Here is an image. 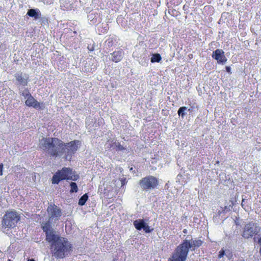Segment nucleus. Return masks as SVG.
I'll use <instances>...</instances> for the list:
<instances>
[{
    "mask_svg": "<svg viewBox=\"0 0 261 261\" xmlns=\"http://www.w3.org/2000/svg\"><path fill=\"white\" fill-rule=\"evenodd\" d=\"M114 144H116V147H117L118 151H123L126 149L125 147L121 145L119 142H117L116 141L114 142Z\"/></svg>",
    "mask_w": 261,
    "mask_h": 261,
    "instance_id": "obj_20",
    "label": "nucleus"
},
{
    "mask_svg": "<svg viewBox=\"0 0 261 261\" xmlns=\"http://www.w3.org/2000/svg\"><path fill=\"white\" fill-rule=\"evenodd\" d=\"M139 185L143 191H148L158 188L159 180L155 176L148 175L140 180Z\"/></svg>",
    "mask_w": 261,
    "mask_h": 261,
    "instance_id": "obj_5",
    "label": "nucleus"
},
{
    "mask_svg": "<svg viewBox=\"0 0 261 261\" xmlns=\"http://www.w3.org/2000/svg\"><path fill=\"white\" fill-rule=\"evenodd\" d=\"M113 143V146H115V147H116V144H114V142H113V143Z\"/></svg>",
    "mask_w": 261,
    "mask_h": 261,
    "instance_id": "obj_33",
    "label": "nucleus"
},
{
    "mask_svg": "<svg viewBox=\"0 0 261 261\" xmlns=\"http://www.w3.org/2000/svg\"><path fill=\"white\" fill-rule=\"evenodd\" d=\"M79 178L77 174L72 171V169L69 167H63L58 170L51 178L52 184H58L63 180H77Z\"/></svg>",
    "mask_w": 261,
    "mask_h": 261,
    "instance_id": "obj_4",
    "label": "nucleus"
},
{
    "mask_svg": "<svg viewBox=\"0 0 261 261\" xmlns=\"http://www.w3.org/2000/svg\"><path fill=\"white\" fill-rule=\"evenodd\" d=\"M145 224L146 223L143 219H138L134 222V225L135 227L138 230H141L143 229Z\"/></svg>",
    "mask_w": 261,
    "mask_h": 261,
    "instance_id": "obj_14",
    "label": "nucleus"
},
{
    "mask_svg": "<svg viewBox=\"0 0 261 261\" xmlns=\"http://www.w3.org/2000/svg\"><path fill=\"white\" fill-rule=\"evenodd\" d=\"M125 181H126V179L125 178L122 179L121 180V184H122V186L124 185V184H125Z\"/></svg>",
    "mask_w": 261,
    "mask_h": 261,
    "instance_id": "obj_26",
    "label": "nucleus"
},
{
    "mask_svg": "<svg viewBox=\"0 0 261 261\" xmlns=\"http://www.w3.org/2000/svg\"><path fill=\"white\" fill-rule=\"evenodd\" d=\"M22 214L15 210L7 211L2 218V226L5 229L15 228L20 222Z\"/></svg>",
    "mask_w": 261,
    "mask_h": 261,
    "instance_id": "obj_3",
    "label": "nucleus"
},
{
    "mask_svg": "<svg viewBox=\"0 0 261 261\" xmlns=\"http://www.w3.org/2000/svg\"><path fill=\"white\" fill-rule=\"evenodd\" d=\"M224 250H221L219 252V258H221L223 256V255H224Z\"/></svg>",
    "mask_w": 261,
    "mask_h": 261,
    "instance_id": "obj_23",
    "label": "nucleus"
},
{
    "mask_svg": "<svg viewBox=\"0 0 261 261\" xmlns=\"http://www.w3.org/2000/svg\"><path fill=\"white\" fill-rule=\"evenodd\" d=\"M260 228L257 223L251 221L247 223L244 226L242 236L245 239H249L255 236L260 231Z\"/></svg>",
    "mask_w": 261,
    "mask_h": 261,
    "instance_id": "obj_6",
    "label": "nucleus"
},
{
    "mask_svg": "<svg viewBox=\"0 0 261 261\" xmlns=\"http://www.w3.org/2000/svg\"><path fill=\"white\" fill-rule=\"evenodd\" d=\"M26 93H22V95L27 97L25 100V105L29 107H33L34 108L38 110H43L45 108L43 103H40L38 102L31 94L28 90L25 91Z\"/></svg>",
    "mask_w": 261,
    "mask_h": 261,
    "instance_id": "obj_7",
    "label": "nucleus"
},
{
    "mask_svg": "<svg viewBox=\"0 0 261 261\" xmlns=\"http://www.w3.org/2000/svg\"><path fill=\"white\" fill-rule=\"evenodd\" d=\"M45 233L46 241L50 244V249L56 258H64L72 251V245L66 238L57 234L49 222L42 226Z\"/></svg>",
    "mask_w": 261,
    "mask_h": 261,
    "instance_id": "obj_2",
    "label": "nucleus"
},
{
    "mask_svg": "<svg viewBox=\"0 0 261 261\" xmlns=\"http://www.w3.org/2000/svg\"><path fill=\"white\" fill-rule=\"evenodd\" d=\"M258 243L261 245V237L258 239Z\"/></svg>",
    "mask_w": 261,
    "mask_h": 261,
    "instance_id": "obj_29",
    "label": "nucleus"
},
{
    "mask_svg": "<svg viewBox=\"0 0 261 261\" xmlns=\"http://www.w3.org/2000/svg\"><path fill=\"white\" fill-rule=\"evenodd\" d=\"M193 109V107H191L190 108H189V109H188V111H189V112H192Z\"/></svg>",
    "mask_w": 261,
    "mask_h": 261,
    "instance_id": "obj_28",
    "label": "nucleus"
},
{
    "mask_svg": "<svg viewBox=\"0 0 261 261\" xmlns=\"http://www.w3.org/2000/svg\"><path fill=\"white\" fill-rule=\"evenodd\" d=\"M40 21L42 24H48L49 20L48 18L44 17L42 18L40 17Z\"/></svg>",
    "mask_w": 261,
    "mask_h": 261,
    "instance_id": "obj_21",
    "label": "nucleus"
},
{
    "mask_svg": "<svg viewBox=\"0 0 261 261\" xmlns=\"http://www.w3.org/2000/svg\"><path fill=\"white\" fill-rule=\"evenodd\" d=\"M187 109L188 108L186 107H180L177 111L178 115L179 116H181L182 118H184L186 115V113H185V111L186 110H187Z\"/></svg>",
    "mask_w": 261,
    "mask_h": 261,
    "instance_id": "obj_18",
    "label": "nucleus"
},
{
    "mask_svg": "<svg viewBox=\"0 0 261 261\" xmlns=\"http://www.w3.org/2000/svg\"><path fill=\"white\" fill-rule=\"evenodd\" d=\"M124 53L122 49L119 48L115 50L111 54L112 58L111 60L115 63H118L122 61L123 58Z\"/></svg>",
    "mask_w": 261,
    "mask_h": 261,
    "instance_id": "obj_12",
    "label": "nucleus"
},
{
    "mask_svg": "<svg viewBox=\"0 0 261 261\" xmlns=\"http://www.w3.org/2000/svg\"><path fill=\"white\" fill-rule=\"evenodd\" d=\"M27 15L31 17H34L35 19L41 17V13L38 9H31L27 12Z\"/></svg>",
    "mask_w": 261,
    "mask_h": 261,
    "instance_id": "obj_13",
    "label": "nucleus"
},
{
    "mask_svg": "<svg viewBox=\"0 0 261 261\" xmlns=\"http://www.w3.org/2000/svg\"><path fill=\"white\" fill-rule=\"evenodd\" d=\"M89 196L87 193L84 194L79 199L78 204L80 206L84 205L88 200Z\"/></svg>",
    "mask_w": 261,
    "mask_h": 261,
    "instance_id": "obj_16",
    "label": "nucleus"
},
{
    "mask_svg": "<svg viewBox=\"0 0 261 261\" xmlns=\"http://www.w3.org/2000/svg\"><path fill=\"white\" fill-rule=\"evenodd\" d=\"M113 141H111V143H109L108 145V146H107V148L109 149H110L112 147H113Z\"/></svg>",
    "mask_w": 261,
    "mask_h": 261,
    "instance_id": "obj_25",
    "label": "nucleus"
},
{
    "mask_svg": "<svg viewBox=\"0 0 261 261\" xmlns=\"http://www.w3.org/2000/svg\"><path fill=\"white\" fill-rule=\"evenodd\" d=\"M3 164H0V176L3 175Z\"/></svg>",
    "mask_w": 261,
    "mask_h": 261,
    "instance_id": "obj_24",
    "label": "nucleus"
},
{
    "mask_svg": "<svg viewBox=\"0 0 261 261\" xmlns=\"http://www.w3.org/2000/svg\"><path fill=\"white\" fill-rule=\"evenodd\" d=\"M70 192L71 193H73V192H77V191H78V187H77V186L76 185V184L75 182H71L70 184Z\"/></svg>",
    "mask_w": 261,
    "mask_h": 261,
    "instance_id": "obj_19",
    "label": "nucleus"
},
{
    "mask_svg": "<svg viewBox=\"0 0 261 261\" xmlns=\"http://www.w3.org/2000/svg\"><path fill=\"white\" fill-rule=\"evenodd\" d=\"M143 229L146 233H149L152 230V229H150V227L146 223Z\"/></svg>",
    "mask_w": 261,
    "mask_h": 261,
    "instance_id": "obj_22",
    "label": "nucleus"
},
{
    "mask_svg": "<svg viewBox=\"0 0 261 261\" xmlns=\"http://www.w3.org/2000/svg\"><path fill=\"white\" fill-rule=\"evenodd\" d=\"M183 232H184V233H186V229H185V230L183 231Z\"/></svg>",
    "mask_w": 261,
    "mask_h": 261,
    "instance_id": "obj_32",
    "label": "nucleus"
},
{
    "mask_svg": "<svg viewBox=\"0 0 261 261\" xmlns=\"http://www.w3.org/2000/svg\"><path fill=\"white\" fill-rule=\"evenodd\" d=\"M28 261H35V260L33 259H29L28 260Z\"/></svg>",
    "mask_w": 261,
    "mask_h": 261,
    "instance_id": "obj_31",
    "label": "nucleus"
},
{
    "mask_svg": "<svg viewBox=\"0 0 261 261\" xmlns=\"http://www.w3.org/2000/svg\"><path fill=\"white\" fill-rule=\"evenodd\" d=\"M202 244V241L200 239L195 240H191V242L187 240H185L183 242L179 245V247L183 246V250H185V251H187V254H188L189 249L191 248L192 250H194L196 248H198L201 246Z\"/></svg>",
    "mask_w": 261,
    "mask_h": 261,
    "instance_id": "obj_9",
    "label": "nucleus"
},
{
    "mask_svg": "<svg viewBox=\"0 0 261 261\" xmlns=\"http://www.w3.org/2000/svg\"><path fill=\"white\" fill-rule=\"evenodd\" d=\"M80 144V141L76 140L64 143L58 138H43L40 140L39 147L51 157L57 158L64 155L65 160L70 161Z\"/></svg>",
    "mask_w": 261,
    "mask_h": 261,
    "instance_id": "obj_1",
    "label": "nucleus"
},
{
    "mask_svg": "<svg viewBox=\"0 0 261 261\" xmlns=\"http://www.w3.org/2000/svg\"><path fill=\"white\" fill-rule=\"evenodd\" d=\"M113 261H117L116 259H114Z\"/></svg>",
    "mask_w": 261,
    "mask_h": 261,
    "instance_id": "obj_34",
    "label": "nucleus"
},
{
    "mask_svg": "<svg viewBox=\"0 0 261 261\" xmlns=\"http://www.w3.org/2000/svg\"><path fill=\"white\" fill-rule=\"evenodd\" d=\"M162 60V57L159 54H153L152 57L151 58V62H160Z\"/></svg>",
    "mask_w": 261,
    "mask_h": 261,
    "instance_id": "obj_17",
    "label": "nucleus"
},
{
    "mask_svg": "<svg viewBox=\"0 0 261 261\" xmlns=\"http://www.w3.org/2000/svg\"><path fill=\"white\" fill-rule=\"evenodd\" d=\"M17 81L21 85H26L27 84V80L23 76L22 73L16 74L15 75Z\"/></svg>",
    "mask_w": 261,
    "mask_h": 261,
    "instance_id": "obj_15",
    "label": "nucleus"
},
{
    "mask_svg": "<svg viewBox=\"0 0 261 261\" xmlns=\"http://www.w3.org/2000/svg\"><path fill=\"white\" fill-rule=\"evenodd\" d=\"M47 211L49 219H55V220H58L62 215L61 210L55 204H50L47 208Z\"/></svg>",
    "mask_w": 261,
    "mask_h": 261,
    "instance_id": "obj_10",
    "label": "nucleus"
},
{
    "mask_svg": "<svg viewBox=\"0 0 261 261\" xmlns=\"http://www.w3.org/2000/svg\"><path fill=\"white\" fill-rule=\"evenodd\" d=\"M226 70H227V72H229V71H230V68L229 67H228V66H227V67H226Z\"/></svg>",
    "mask_w": 261,
    "mask_h": 261,
    "instance_id": "obj_27",
    "label": "nucleus"
},
{
    "mask_svg": "<svg viewBox=\"0 0 261 261\" xmlns=\"http://www.w3.org/2000/svg\"><path fill=\"white\" fill-rule=\"evenodd\" d=\"M212 57L217 60L218 64H224L227 61L224 51L221 49H217L213 51Z\"/></svg>",
    "mask_w": 261,
    "mask_h": 261,
    "instance_id": "obj_11",
    "label": "nucleus"
},
{
    "mask_svg": "<svg viewBox=\"0 0 261 261\" xmlns=\"http://www.w3.org/2000/svg\"><path fill=\"white\" fill-rule=\"evenodd\" d=\"M88 49H89V50L90 51H93V50H94V48H93V47H92V48H89L88 47Z\"/></svg>",
    "mask_w": 261,
    "mask_h": 261,
    "instance_id": "obj_30",
    "label": "nucleus"
},
{
    "mask_svg": "<svg viewBox=\"0 0 261 261\" xmlns=\"http://www.w3.org/2000/svg\"><path fill=\"white\" fill-rule=\"evenodd\" d=\"M184 247L178 246L173 253L172 256L169 258L168 261H186L187 257V251L183 250Z\"/></svg>",
    "mask_w": 261,
    "mask_h": 261,
    "instance_id": "obj_8",
    "label": "nucleus"
}]
</instances>
